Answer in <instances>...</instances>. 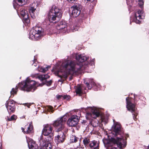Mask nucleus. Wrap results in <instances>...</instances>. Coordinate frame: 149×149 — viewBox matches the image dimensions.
<instances>
[{
    "label": "nucleus",
    "instance_id": "nucleus-1",
    "mask_svg": "<svg viewBox=\"0 0 149 149\" xmlns=\"http://www.w3.org/2000/svg\"><path fill=\"white\" fill-rule=\"evenodd\" d=\"M88 58L84 54H77L76 55V59L80 62L79 64H76L74 62L69 60H66L63 62L61 65V68L63 70L58 71V76L61 78L63 77L66 79L69 74L78 72L81 70L85 68L83 66V62L86 61Z\"/></svg>",
    "mask_w": 149,
    "mask_h": 149
},
{
    "label": "nucleus",
    "instance_id": "nucleus-2",
    "mask_svg": "<svg viewBox=\"0 0 149 149\" xmlns=\"http://www.w3.org/2000/svg\"><path fill=\"white\" fill-rule=\"evenodd\" d=\"M62 17L61 10L58 7L53 5L50 9L48 14V17L49 22L56 23L58 22Z\"/></svg>",
    "mask_w": 149,
    "mask_h": 149
},
{
    "label": "nucleus",
    "instance_id": "nucleus-3",
    "mask_svg": "<svg viewBox=\"0 0 149 149\" xmlns=\"http://www.w3.org/2000/svg\"><path fill=\"white\" fill-rule=\"evenodd\" d=\"M82 110L86 113V118L88 119L96 118L100 115L99 110L95 107H88L82 108Z\"/></svg>",
    "mask_w": 149,
    "mask_h": 149
},
{
    "label": "nucleus",
    "instance_id": "nucleus-4",
    "mask_svg": "<svg viewBox=\"0 0 149 149\" xmlns=\"http://www.w3.org/2000/svg\"><path fill=\"white\" fill-rule=\"evenodd\" d=\"M19 86L23 90L27 91H34L37 88L36 82L33 80H30L28 78L24 82H21L19 84Z\"/></svg>",
    "mask_w": 149,
    "mask_h": 149
},
{
    "label": "nucleus",
    "instance_id": "nucleus-5",
    "mask_svg": "<svg viewBox=\"0 0 149 149\" xmlns=\"http://www.w3.org/2000/svg\"><path fill=\"white\" fill-rule=\"evenodd\" d=\"M43 29L40 26H36L30 31L29 38L32 40H38L42 36Z\"/></svg>",
    "mask_w": 149,
    "mask_h": 149
},
{
    "label": "nucleus",
    "instance_id": "nucleus-6",
    "mask_svg": "<svg viewBox=\"0 0 149 149\" xmlns=\"http://www.w3.org/2000/svg\"><path fill=\"white\" fill-rule=\"evenodd\" d=\"M108 146H111L113 144L116 145L120 149L125 147L126 145V140H125L122 136L121 137L115 138H111L110 141L107 143Z\"/></svg>",
    "mask_w": 149,
    "mask_h": 149
},
{
    "label": "nucleus",
    "instance_id": "nucleus-7",
    "mask_svg": "<svg viewBox=\"0 0 149 149\" xmlns=\"http://www.w3.org/2000/svg\"><path fill=\"white\" fill-rule=\"evenodd\" d=\"M67 117L65 115L58 118L56 120L54 121L53 125L57 128L58 131L63 130H67L65 127L64 124L66 121Z\"/></svg>",
    "mask_w": 149,
    "mask_h": 149
},
{
    "label": "nucleus",
    "instance_id": "nucleus-8",
    "mask_svg": "<svg viewBox=\"0 0 149 149\" xmlns=\"http://www.w3.org/2000/svg\"><path fill=\"white\" fill-rule=\"evenodd\" d=\"M42 136L41 135L39 140L40 146L45 147L46 149H51L52 146L50 142L53 139L52 136L51 135L43 139H42Z\"/></svg>",
    "mask_w": 149,
    "mask_h": 149
},
{
    "label": "nucleus",
    "instance_id": "nucleus-9",
    "mask_svg": "<svg viewBox=\"0 0 149 149\" xmlns=\"http://www.w3.org/2000/svg\"><path fill=\"white\" fill-rule=\"evenodd\" d=\"M79 121V117L76 115L72 116L68 120L67 123L70 127H74Z\"/></svg>",
    "mask_w": 149,
    "mask_h": 149
},
{
    "label": "nucleus",
    "instance_id": "nucleus-10",
    "mask_svg": "<svg viewBox=\"0 0 149 149\" xmlns=\"http://www.w3.org/2000/svg\"><path fill=\"white\" fill-rule=\"evenodd\" d=\"M52 128L51 126L47 124L44 125L42 131V134L45 136L49 137L52 135L53 138V135L52 133Z\"/></svg>",
    "mask_w": 149,
    "mask_h": 149
},
{
    "label": "nucleus",
    "instance_id": "nucleus-11",
    "mask_svg": "<svg viewBox=\"0 0 149 149\" xmlns=\"http://www.w3.org/2000/svg\"><path fill=\"white\" fill-rule=\"evenodd\" d=\"M72 10L71 13L72 15L74 17L78 16L80 14L81 6L79 4H76L74 5L72 7Z\"/></svg>",
    "mask_w": 149,
    "mask_h": 149
},
{
    "label": "nucleus",
    "instance_id": "nucleus-12",
    "mask_svg": "<svg viewBox=\"0 0 149 149\" xmlns=\"http://www.w3.org/2000/svg\"><path fill=\"white\" fill-rule=\"evenodd\" d=\"M126 107L128 110L132 113L134 112L136 110L135 105L132 103V99L127 97L126 98Z\"/></svg>",
    "mask_w": 149,
    "mask_h": 149
},
{
    "label": "nucleus",
    "instance_id": "nucleus-13",
    "mask_svg": "<svg viewBox=\"0 0 149 149\" xmlns=\"http://www.w3.org/2000/svg\"><path fill=\"white\" fill-rule=\"evenodd\" d=\"M6 105L9 113H13L14 112L15 109V107L14 101H9L6 104Z\"/></svg>",
    "mask_w": 149,
    "mask_h": 149
},
{
    "label": "nucleus",
    "instance_id": "nucleus-14",
    "mask_svg": "<svg viewBox=\"0 0 149 149\" xmlns=\"http://www.w3.org/2000/svg\"><path fill=\"white\" fill-rule=\"evenodd\" d=\"M143 11L142 10H138L135 14V18L134 19V21L138 24L140 23V19H142L143 17Z\"/></svg>",
    "mask_w": 149,
    "mask_h": 149
},
{
    "label": "nucleus",
    "instance_id": "nucleus-15",
    "mask_svg": "<svg viewBox=\"0 0 149 149\" xmlns=\"http://www.w3.org/2000/svg\"><path fill=\"white\" fill-rule=\"evenodd\" d=\"M114 120H113L114 124L112 126V129L115 133L116 135L120 134L121 132V127L120 124L118 122H115Z\"/></svg>",
    "mask_w": 149,
    "mask_h": 149
},
{
    "label": "nucleus",
    "instance_id": "nucleus-16",
    "mask_svg": "<svg viewBox=\"0 0 149 149\" xmlns=\"http://www.w3.org/2000/svg\"><path fill=\"white\" fill-rule=\"evenodd\" d=\"M26 1V0H14L13 1L14 8L18 12L19 10V7L20 6H22L25 4Z\"/></svg>",
    "mask_w": 149,
    "mask_h": 149
},
{
    "label": "nucleus",
    "instance_id": "nucleus-17",
    "mask_svg": "<svg viewBox=\"0 0 149 149\" xmlns=\"http://www.w3.org/2000/svg\"><path fill=\"white\" fill-rule=\"evenodd\" d=\"M26 139L29 149H38L37 144L32 139L28 137H26Z\"/></svg>",
    "mask_w": 149,
    "mask_h": 149
},
{
    "label": "nucleus",
    "instance_id": "nucleus-18",
    "mask_svg": "<svg viewBox=\"0 0 149 149\" xmlns=\"http://www.w3.org/2000/svg\"><path fill=\"white\" fill-rule=\"evenodd\" d=\"M65 139V136L63 132L58 133V134L55 137V141L58 143H62L64 142Z\"/></svg>",
    "mask_w": 149,
    "mask_h": 149
},
{
    "label": "nucleus",
    "instance_id": "nucleus-19",
    "mask_svg": "<svg viewBox=\"0 0 149 149\" xmlns=\"http://www.w3.org/2000/svg\"><path fill=\"white\" fill-rule=\"evenodd\" d=\"M89 146L92 149H99V143L97 141L93 140L90 142Z\"/></svg>",
    "mask_w": 149,
    "mask_h": 149
},
{
    "label": "nucleus",
    "instance_id": "nucleus-20",
    "mask_svg": "<svg viewBox=\"0 0 149 149\" xmlns=\"http://www.w3.org/2000/svg\"><path fill=\"white\" fill-rule=\"evenodd\" d=\"M20 13L21 15L23 16L24 19L28 23L29 22V20L28 18V16L27 14V11L24 9H20Z\"/></svg>",
    "mask_w": 149,
    "mask_h": 149
},
{
    "label": "nucleus",
    "instance_id": "nucleus-21",
    "mask_svg": "<svg viewBox=\"0 0 149 149\" xmlns=\"http://www.w3.org/2000/svg\"><path fill=\"white\" fill-rule=\"evenodd\" d=\"M67 26L66 22L65 21H62L60 22L59 24L56 26V29L58 30H61L65 28Z\"/></svg>",
    "mask_w": 149,
    "mask_h": 149
},
{
    "label": "nucleus",
    "instance_id": "nucleus-22",
    "mask_svg": "<svg viewBox=\"0 0 149 149\" xmlns=\"http://www.w3.org/2000/svg\"><path fill=\"white\" fill-rule=\"evenodd\" d=\"M50 68V66L49 65H48L46 66L45 68L44 67H42L41 66H38V70L40 72H45L48 70L49 68Z\"/></svg>",
    "mask_w": 149,
    "mask_h": 149
},
{
    "label": "nucleus",
    "instance_id": "nucleus-23",
    "mask_svg": "<svg viewBox=\"0 0 149 149\" xmlns=\"http://www.w3.org/2000/svg\"><path fill=\"white\" fill-rule=\"evenodd\" d=\"M49 76L47 74L45 75H40L36 77V78H38L41 81H43L45 80L46 79L49 78Z\"/></svg>",
    "mask_w": 149,
    "mask_h": 149
},
{
    "label": "nucleus",
    "instance_id": "nucleus-24",
    "mask_svg": "<svg viewBox=\"0 0 149 149\" xmlns=\"http://www.w3.org/2000/svg\"><path fill=\"white\" fill-rule=\"evenodd\" d=\"M35 8H33V7H30L29 8V12L30 15L32 18L34 17V13L36 10Z\"/></svg>",
    "mask_w": 149,
    "mask_h": 149
},
{
    "label": "nucleus",
    "instance_id": "nucleus-25",
    "mask_svg": "<svg viewBox=\"0 0 149 149\" xmlns=\"http://www.w3.org/2000/svg\"><path fill=\"white\" fill-rule=\"evenodd\" d=\"M33 126L31 123L27 128V130L25 132V134H28L33 132Z\"/></svg>",
    "mask_w": 149,
    "mask_h": 149
},
{
    "label": "nucleus",
    "instance_id": "nucleus-26",
    "mask_svg": "<svg viewBox=\"0 0 149 149\" xmlns=\"http://www.w3.org/2000/svg\"><path fill=\"white\" fill-rule=\"evenodd\" d=\"M76 93L80 95L82 93V92L81 90V88L80 85H78L76 87Z\"/></svg>",
    "mask_w": 149,
    "mask_h": 149
},
{
    "label": "nucleus",
    "instance_id": "nucleus-27",
    "mask_svg": "<svg viewBox=\"0 0 149 149\" xmlns=\"http://www.w3.org/2000/svg\"><path fill=\"white\" fill-rule=\"evenodd\" d=\"M84 83L87 86L88 89H91L93 86H96V84L93 81H91V86H90L89 83H88L87 82L86 83L85 81H84Z\"/></svg>",
    "mask_w": 149,
    "mask_h": 149
},
{
    "label": "nucleus",
    "instance_id": "nucleus-28",
    "mask_svg": "<svg viewBox=\"0 0 149 149\" xmlns=\"http://www.w3.org/2000/svg\"><path fill=\"white\" fill-rule=\"evenodd\" d=\"M17 88L18 87L17 86H16L15 88H13L12 89V90L10 92L11 96H12L13 95V97L14 95L16 94L17 91Z\"/></svg>",
    "mask_w": 149,
    "mask_h": 149
},
{
    "label": "nucleus",
    "instance_id": "nucleus-29",
    "mask_svg": "<svg viewBox=\"0 0 149 149\" xmlns=\"http://www.w3.org/2000/svg\"><path fill=\"white\" fill-rule=\"evenodd\" d=\"M78 139V138L74 135H72L70 137V140L71 142L72 143L76 142Z\"/></svg>",
    "mask_w": 149,
    "mask_h": 149
},
{
    "label": "nucleus",
    "instance_id": "nucleus-30",
    "mask_svg": "<svg viewBox=\"0 0 149 149\" xmlns=\"http://www.w3.org/2000/svg\"><path fill=\"white\" fill-rule=\"evenodd\" d=\"M90 142L89 139L87 138H85L83 140V142L85 146L87 145Z\"/></svg>",
    "mask_w": 149,
    "mask_h": 149
},
{
    "label": "nucleus",
    "instance_id": "nucleus-31",
    "mask_svg": "<svg viewBox=\"0 0 149 149\" xmlns=\"http://www.w3.org/2000/svg\"><path fill=\"white\" fill-rule=\"evenodd\" d=\"M17 118V117L15 115H13L12 116H11L10 118H8L7 119L8 121H11L12 120H15Z\"/></svg>",
    "mask_w": 149,
    "mask_h": 149
},
{
    "label": "nucleus",
    "instance_id": "nucleus-32",
    "mask_svg": "<svg viewBox=\"0 0 149 149\" xmlns=\"http://www.w3.org/2000/svg\"><path fill=\"white\" fill-rule=\"evenodd\" d=\"M95 122V120H93L91 122V124L94 127H95L98 125V121H96Z\"/></svg>",
    "mask_w": 149,
    "mask_h": 149
},
{
    "label": "nucleus",
    "instance_id": "nucleus-33",
    "mask_svg": "<svg viewBox=\"0 0 149 149\" xmlns=\"http://www.w3.org/2000/svg\"><path fill=\"white\" fill-rule=\"evenodd\" d=\"M139 4L141 8L142 7L144 4V1L143 0H138Z\"/></svg>",
    "mask_w": 149,
    "mask_h": 149
},
{
    "label": "nucleus",
    "instance_id": "nucleus-34",
    "mask_svg": "<svg viewBox=\"0 0 149 149\" xmlns=\"http://www.w3.org/2000/svg\"><path fill=\"white\" fill-rule=\"evenodd\" d=\"M38 3L37 2H34L31 5V7H33V8H36L37 7Z\"/></svg>",
    "mask_w": 149,
    "mask_h": 149
},
{
    "label": "nucleus",
    "instance_id": "nucleus-35",
    "mask_svg": "<svg viewBox=\"0 0 149 149\" xmlns=\"http://www.w3.org/2000/svg\"><path fill=\"white\" fill-rule=\"evenodd\" d=\"M70 96L69 95H64L63 96V98L64 99L68 100L70 98Z\"/></svg>",
    "mask_w": 149,
    "mask_h": 149
},
{
    "label": "nucleus",
    "instance_id": "nucleus-36",
    "mask_svg": "<svg viewBox=\"0 0 149 149\" xmlns=\"http://www.w3.org/2000/svg\"><path fill=\"white\" fill-rule=\"evenodd\" d=\"M79 29V26H76L74 27L73 31V32H74L78 30Z\"/></svg>",
    "mask_w": 149,
    "mask_h": 149
},
{
    "label": "nucleus",
    "instance_id": "nucleus-37",
    "mask_svg": "<svg viewBox=\"0 0 149 149\" xmlns=\"http://www.w3.org/2000/svg\"><path fill=\"white\" fill-rule=\"evenodd\" d=\"M53 107L50 106H49L48 107V109L49 110V111H51L52 113H53L54 110H53Z\"/></svg>",
    "mask_w": 149,
    "mask_h": 149
},
{
    "label": "nucleus",
    "instance_id": "nucleus-38",
    "mask_svg": "<svg viewBox=\"0 0 149 149\" xmlns=\"http://www.w3.org/2000/svg\"><path fill=\"white\" fill-rule=\"evenodd\" d=\"M52 83V81L51 80H50L49 81L47 82L46 83V85L48 86H49L51 85Z\"/></svg>",
    "mask_w": 149,
    "mask_h": 149
},
{
    "label": "nucleus",
    "instance_id": "nucleus-39",
    "mask_svg": "<svg viewBox=\"0 0 149 149\" xmlns=\"http://www.w3.org/2000/svg\"><path fill=\"white\" fill-rule=\"evenodd\" d=\"M87 1H89L90 3L93 2V3H94V5H95V4L96 1V0H87Z\"/></svg>",
    "mask_w": 149,
    "mask_h": 149
},
{
    "label": "nucleus",
    "instance_id": "nucleus-40",
    "mask_svg": "<svg viewBox=\"0 0 149 149\" xmlns=\"http://www.w3.org/2000/svg\"><path fill=\"white\" fill-rule=\"evenodd\" d=\"M63 95H57L56 96V97L58 99H61L62 98L63 99Z\"/></svg>",
    "mask_w": 149,
    "mask_h": 149
},
{
    "label": "nucleus",
    "instance_id": "nucleus-41",
    "mask_svg": "<svg viewBox=\"0 0 149 149\" xmlns=\"http://www.w3.org/2000/svg\"><path fill=\"white\" fill-rule=\"evenodd\" d=\"M133 119L134 120H136V119H137L136 114H133Z\"/></svg>",
    "mask_w": 149,
    "mask_h": 149
},
{
    "label": "nucleus",
    "instance_id": "nucleus-42",
    "mask_svg": "<svg viewBox=\"0 0 149 149\" xmlns=\"http://www.w3.org/2000/svg\"><path fill=\"white\" fill-rule=\"evenodd\" d=\"M23 104L25 106L27 107L28 108H29L30 106L31 105V104H30L27 103L24 104Z\"/></svg>",
    "mask_w": 149,
    "mask_h": 149
},
{
    "label": "nucleus",
    "instance_id": "nucleus-43",
    "mask_svg": "<svg viewBox=\"0 0 149 149\" xmlns=\"http://www.w3.org/2000/svg\"><path fill=\"white\" fill-rule=\"evenodd\" d=\"M94 59H93L91 61L90 63L91 64V65H94Z\"/></svg>",
    "mask_w": 149,
    "mask_h": 149
},
{
    "label": "nucleus",
    "instance_id": "nucleus-44",
    "mask_svg": "<svg viewBox=\"0 0 149 149\" xmlns=\"http://www.w3.org/2000/svg\"><path fill=\"white\" fill-rule=\"evenodd\" d=\"M22 131L24 132V133H25V132L24 131V129L23 127H22L21 128Z\"/></svg>",
    "mask_w": 149,
    "mask_h": 149
},
{
    "label": "nucleus",
    "instance_id": "nucleus-45",
    "mask_svg": "<svg viewBox=\"0 0 149 149\" xmlns=\"http://www.w3.org/2000/svg\"><path fill=\"white\" fill-rule=\"evenodd\" d=\"M35 61V60L34 59V60H33V61H34V63H33V65L35 66L36 65V64L35 63H34V61Z\"/></svg>",
    "mask_w": 149,
    "mask_h": 149
},
{
    "label": "nucleus",
    "instance_id": "nucleus-46",
    "mask_svg": "<svg viewBox=\"0 0 149 149\" xmlns=\"http://www.w3.org/2000/svg\"><path fill=\"white\" fill-rule=\"evenodd\" d=\"M110 149H117V148L115 147H112Z\"/></svg>",
    "mask_w": 149,
    "mask_h": 149
},
{
    "label": "nucleus",
    "instance_id": "nucleus-47",
    "mask_svg": "<svg viewBox=\"0 0 149 149\" xmlns=\"http://www.w3.org/2000/svg\"><path fill=\"white\" fill-rule=\"evenodd\" d=\"M83 149L81 148H77V149Z\"/></svg>",
    "mask_w": 149,
    "mask_h": 149
},
{
    "label": "nucleus",
    "instance_id": "nucleus-48",
    "mask_svg": "<svg viewBox=\"0 0 149 149\" xmlns=\"http://www.w3.org/2000/svg\"><path fill=\"white\" fill-rule=\"evenodd\" d=\"M146 149H149V145H148V148Z\"/></svg>",
    "mask_w": 149,
    "mask_h": 149
},
{
    "label": "nucleus",
    "instance_id": "nucleus-49",
    "mask_svg": "<svg viewBox=\"0 0 149 149\" xmlns=\"http://www.w3.org/2000/svg\"><path fill=\"white\" fill-rule=\"evenodd\" d=\"M129 0H126V1H129Z\"/></svg>",
    "mask_w": 149,
    "mask_h": 149
},
{
    "label": "nucleus",
    "instance_id": "nucleus-50",
    "mask_svg": "<svg viewBox=\"0 0 149 149\" xmlns=\"http://www.w3.org/2000/svg\"><path fill=\"white\" fill-rule=\"evenodd\" d=\"M40 149H42L40 148Z\"/></svg>",
    "mask_w": 149,
    "mask_h": 149
}]
</instances>
